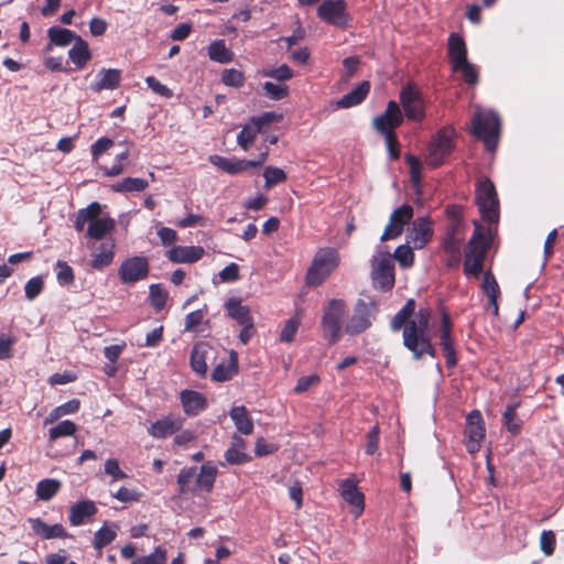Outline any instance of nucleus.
I'll list each match as a JSON object with an SVG mask.
<instances>
[{
	"instance_id": "nucleus-1",
	"label": "nucleus",
	"mask_w": 564,
	"mask_h": 564,
	"mask_svg": "<svg viewBox=\"0 0 564 564\" xmlns=\"http://www.w3.org/2000/svg\"><path fill=\"white\" fill-rule=\"evenodd\" d=\"M431 315L432 312L427 307L415 312V301L409 299L390 322L393 332L403 329V345L415 360L422 359L424 355L436 357V349L429 336Z\"/></svg>"
},
{
	"instance_id": "nucleus-2",
	"label": "nucleus",
	"mask_w": 564,
	"mask_h": 564,
	"mask_svg": "<svg viewBox=\"0 0 564 564\" xmlns=\"http://www.w3.org/2000/svg\"><path fill=\"white\" fill-rule=\"evenodd\" d=\"M474 232L465 250L464 274L478 278L484 270V262L490 249V239L481 230L478 220H474Z\"/></svg>"
},
{
	"instance_id": "nucleus-3",
	"label": "nucleus",
	"mask_w": 564,
	"mask_h": 564,
	"mask_svg": "<svg viewBox=\"0 0 564 564\" xmlns=\"http://www.w3.org/2000/svg\"><path fill=\"white\" fill-rule=\"evenodd\" d=\"M347 314V304L341 299H333L323 310L321 327L324 338L334 345L341 338L343 322Z\"/></svg>"
},
{
	"instance_id": "nucleus-4",
	"label": "nucleus",
	"mask_w": 564,
	"mask_h": 564,
	"mask_svg": "<svg viewBox=\"0 0 564 564\" xmlns=\"http://www.w3.org/2000/svg\"><path fill=\"white\" fill-rule=\"evenodd\" d=\"M339 254L334 248H321L307 269L305 281L310 286L321 285L338 267Z\"/></svg>"
},
{
	"instance_id": "nucleus-5",
	"label": "nucleus",
	"mask_w": 564,
	"mask_h": 564,
	"mask_svg": "<svg viewBox=\"0 0 564 564\" xmlns=\"http://www.w3.org/2000/svg\"><path fill=\"white\" fill-rule=\"evenodd\" d=\"M455 129L449 126L442 127L431 139L427 147L425 162L431 167H438L455 149Z\"/></svg>"
},
{
	"instance_id": "nucleus-6",
	"label": "nucleus",
	"mask_w": 564,
	"mask_h": 564,
	"mask_svg": "<svg viewBox=\"0 0 564 564\" xmlns=\"http://www.w3.org/2000/svg\"><path fill=\"white\" fill-rule=\"evenodd\" d=\"M475 203L478 206L482 220L497 224L499 220V199L496 187L489 178L476 185Z\"/></svg>"
},
{
	"instance_id": "nucleus-7",
	"label": "nucleus",
	"mask_w": 564,
	"mask_h": 564,
	"mask_svg": "<svg viewBox=\"0 0 564 564\" xmlns=\"http://www.w3.org/2000/svg\"><path fill=\"white\" fill-rule=\"evenodd\" d=\"M473 134L484 141L488 151H494L498 144L500 119L495 112L476 113L471 121Z\"/></svg>"
},
{
	"instance_id": "nucleus-8",
	"label": "nucleus",
	"mask_w": 564,
	"mask_h": 564,
	"mask_svg": "<svg viewBox=\"0 0 564 564\" xmlns=\"http://www.w3.org/2000/svg\"><path fill=\"white\" fill-rule=\"evenodd\" d=\"M400 105L403 108V117L421 122L425 118V100L421 89L412 82L406 83L400 90Z\"/></svg>"
},
{
	"instance_id": "nucleus-9",
	"label": "nucleus",
	"mask_w": 564,
	"mask_h": 564,
	"mask_svg": "<svg viewBox=\"0 0 564 564\" xmlns=\"http://www.w3.org/2000/svg\"><path fill=\"white\" fill-rule=\"evenodd\" d=\"M377 312L373 301L359 299L352 310V315L345 325V332L351 336L359 335L371 327Z\"/></svg>"
},
{
	"instance_id": "nucleus-10",
	"label": "nucleus",
	"mask_w": 564,
	"mask_h": 564,
	"mask_svg": "<svg viewBox=\"0 0 564 564\" xmlns=\"http://www.w3.org/2000/svg\"><path fill=\"white\" fill-rule=\"evenodd\" d=\"M465 229L455 226H446L445 234L441 241V248L444 251L447 268H457L462 261V245L465 239Z\"/></svg>"
},
{
	"instance_id": "nucleus-11",
	"label": "nucleus",
	"mask_w": 564,
	"mask_h": 564,
	"mask_svg": "<svg viewBox=\"0 0 564 564\" xmlns=\"http://www.w3.org/2000/svg\"><path fill=\"white\" fill-rule=\"evenodd\" d=\"M268 155V149L261 152L257 160L227 159L215 154L209 156V162L224 172L235 175L261 166L267 161Z\"/></svg>"
},
{
	"instance_id": "nucleus-12",
	"label": "nucleus",
	"mask_w": 564,
	"mask_h": 564,
	"mask_svg": "<svg viewBox=\"0 0 564 564\" xmlns=\"http://www.w3.org/2000/svg\"><path fill=\"white\" fill-rule=\"evenodd\" d=\"M403 113L399 104L390 100L383 113L372 121L373 129L381 135L395 134V129L403 123Z\"/></svg>"
},
{
	"instance_id": "nucleus-13",
	"label": "nucleus",
	"mask_w": 564,
	"mask_h": 564,
	"mask_svg": "<svg viewBox=\"0 0 564 564\" xmlns=\"http://www.w3.org/2000/svg\"><path fill=\"white\" fill-rule=\"evenodd\" d=\"M413 218V207L409 204H403L394 209L390 217L389 223L380 237L381 241H388L398 238L402 235L404 226L410 224Z\"/></svg>"
},
{
	"instance_id": "nucleus-14",
	"label": "nucleus",
	"mask_w": 564,
	"mask_h": 564,
	"mask_svg": "<svg viewBox=\"0 0 564 564\" xmlns=\"http://www.w3.org/2000/svg\"><path fill=\"white\" fill-rule=\"evenodd\" d=\"M453 328L454 325L449 314L443 311L440 325V345L444 351L447 368H454L458 362Z\"/></svg>"
},
{
	"instance_id": "nucleus-15",
	"label": "nucleus",
	"mask_w": 564,
	"mask_h": 564,
	"mask_svg": "<svg viewBox=\"0 0 564 564\" xmlns=\"http://www.w3.org/2000/svg\"><path fill=\"white\" fill-rule=\"evenodd\" d=\"M208 361H216V348L209 343L198 341L191 351L189 364L192 370L199 377L204 378L208 370Z\"/></svg>"
},
{
	"instance_id": "nucleus-16",
	"label": "nucleus",
	"mask_w": 564,
	"mask_h": 564,
	"mask_svg": "<svg viewBox=\"0 0 564 564\" xmlns=\"http://www.w3.org/2000/svg\"><path fill=\"white\" fill-rule=\"evenodd\" d=\"M465 434L467 436L466 449L475 454L480 449V442L485 437V424L480 411L473 410L466 417Z\"/></svg>"
},
{
	"instance_id": "nucleus-17",
	"label": "nucleus",
	"mask_w": 564,
	"mask_h": 564,
	"mask_svg": "<svg viewBox=\"0 0 564 564\" xmlns=\"http://www.w3.org/2000/svg\"><path fill=\"white\" fill-rule=\"evenodd\" d=\"M119 276L123 283H134L149 273V263L144 257H132L124 260L119 268Z\"/></svg>"
},
{
	"instance_id": "nucleus-18",
	"label": "nucleus",
	"mask_w": 564,
	"mask_h": 564,
	"mask_svg": "<svg viewBox=\"0 0 564 564\" xmlns=\"http://www.w3.org/2000/svg\"><path fill=\"white\" fill-rule=\"evenodd\" d=\"M317 15L329 24L344 26L347 24L346 3L344 0H326L317 8Z\"/></svg>"
},
{
	"instance_id": "nucleus-19",
	"label": "nucleus",
	"mask_w": 564,
	"mask_h": 564,
	"mask_svg": "<svg viewBox=\"0 0 564 564\" xmlns=\"http://www.w3.org/2000/svg\"><path fill=\"white\" fill-rule=\"evenodd\" d=\"M434 235L433 223L429 217H417L412 223V228L409 232V242L413 245L414 249H423Z\"/></svg>"
},
{
	"instance_id": "nucleus-20",
	"label": "nucleus",
	"mask_w": 564,
	"mask_h": 564,
	"mask_svg": "<svg viewBox=\"0 0 564 564\" xmlns=\"http://www.w3.org/2000/svg\"><path fill=\"white\" fill-rule=\"evenodd\" d=\"M184 420L180 416L174 417L172 415L164 416L148 427V433L154 438H166L183 427Z\"/></svg>"
},
{
	"instance_id": "nucleus-21",
	"label": "nucleus",
	"mask_w": 564,
	"mask_h": 564,
	"mask_svg": "<svg viewBox=\"0 0 564 564\" xmlns=\"http://www.w3.org/2000/svg\"><path fill=\"white\" fill-rule=\"evenodd\" d=\"M447 56L453 72H457L462 64L468 62L466 43L457 33L448 36Z\"/></svg>"
},
{
	"instance_id": "nucleus-22",
	"label": "nucleus",
	"mask_w": 564,
	"mask_h": 564,
	"mask_svg": "<svg viewBox=\"0 0 564 564\" xmlns=\"http://www.w3.org/2000/svg\"><path fill=\"white\" fill-rule=\"evenodd\" d=\"M180 401L184 413L188 416L198 415L208 405L207 399L203 393L188 389L181 391Z\"/></svg>"
},
{
	"instance_id": "nucleus-23",
	"label": "nucleus",
	"mask_w": 564,
	"mask_h": 564,
	"mask_svg": "<svg viewBox=\"0 0 564 564\" xmlns=\"http://www.w3.org/2000/svg\"><path fill=\"white\" fill-rule=\"evenodd\" d=\"M340 491L344 500L354 507L355 518L360 517L365 509V496L358 490L356 482L351 479H345L340 485Z\"/></svg>"
},
{
	"instance_id": "nucleus-24",
	"label": "nucleus",
	"mask_w": 564,
	"mask_h": 564,
	"mask_svg": "<svg viewBox=\"0 0 564 564\" xmlns=\"http://www.w3.org/2000/svg\"><path fill=\"white\" fill-rule=\"evenodd\" d=\"M376 280L381 289L390 290L394 285V267L389 253L382 254L375 265Z\"/></svg>"
},
{
	"instance_id": "nucleus-25",
	"label": "nucleus",
	"mask_w": 564,
	"mask_h": 564,
	"mask_svg": "<svg viewBox=\"0 0 564 564\" xmlns=\"http://www.w3.org/2000/svg\"><path fill=\"white\" fill-rule=\"evenodd\" d=\"M239 361L238 354L235 350L229 351L228 360H221L212 371L210 379L215 382H225L238 373Z\"/></svg>"
},
{
	"instance_id": "nucleus-26",
	"label": "nucleus",
	"mask_w": 564,
	"mask_h": 564,
	"mask_svg": "<svg viewBox=\"0 0 564 564\" xmlns=\"http://www.w3.org/2000/svg\"><path fill=\"white\" fill-rule=\"evenodd\" d=\"M28 521L34 534L41 539H66L68 536L65 528L61 523L48 525L41 518H29Z\"/></svg>"
},
{
	"instance_id": "nucleus-27",
	"label": "nucleus",
	"mask_w": 564,
	"mask_h": 564,
	"mask_svg": "<svg viewBox=\"0 0 564 564\" xmlns=\"http://www.w3.org/2000/svg\"><path fill=\"white\" fill-rule=\"evenodd\" d=\"M204 256V249L198 246H175L166 252V257L174 263H193Z\"/></svg>"
},
{
	"instance_id": "nucleus-28",
	"label": "nucleus",
	"mask_w": 564,
	"mask_h": 564,
	"mask_svg": "<svg viewBox=\"0 0 564 564\" xmlns=\"http://www.w3.org/2000/svg\"><path fill=\"white\" fill-rule=\"evenodd\" d=\"M98 509L91 500H80L73 505L69 509L68 520L73 527H79L86 520L93 518Z\"/></svg>"
},
{
	"instance_id": "nucleus-29",
	"label": "nucleus",
	"mask_w": 564,
	"mask_h": 564,
	"mask_svg": "<svg viewBox=\"0 0 564 564\" xmlns=\"http://www.w3.org/2000/svg\"><path fill=\"white\" fill-rule=\"evenodd\" d=\"M121 70L117 68H101L98 72V80L91 85V89L96 93L101 90H113L120 86Z\"/></svg>"
},
{
	"instance_id": "nucleus-30",
	"label": "nucleus",
	"mask_w": 564,
	"mask_h": 564,
	"mask_svg": "<svg viewBox=\"0 0 564 564\" xmlns=\"http://www.w3.org/2000/svg\"><path fill=\"white\" fill-rule=\"evenodd\" d=\"M115 241L113 239L104 240L98 250L93 254L90 265L93 269L102 270L109 267L115 257Z\"/></svg>"
},
{
	"instance_id": "nucleus-31",
	"label": "nucleus",
	"mask_w": 564,
	"mask_h": 564,
	"mask_svg": "<svg viewBox=\"0 0 564 564\" xmlns=\"http://www.w3.org/2000/svg\"><path fill=\"white\" fill-rule=\"evenodd\" d=\"M227 315L235 319L240 326L252 325L253 318L247 305H242L238 297H230L225 304Z\"/></svg>"
},
{
	"instance_id": "nucleus-32",
	"label": "nucleus",
	"mask_w": 564,
	"mask_h": 564,
	"mask_svg": "<svg viewBox=\"0 0 564 564\" xmlns=\"http://www.w3.org/2000/svg\"><path fill=\"white\" fill-rule=\"evenodd\" d=\"M370 91V83L364 80L357 85L351 91L344 95L338 101L337 107L340 109H347L360 105Z\"/></svg>"
},
{
	"instance_id": "nucleus-33",
	"label": "nucleus",
	"mask_w": 564,
	"mask_h": 564,
	"mask_svg": "<svg viewBox=\"0 0 564 564\" xmlns=\"http://www.w3.org/2000/svg\"><path fill=\"white\" fill-rule=\"evenodd\" d=\"M47 36L50 39V43L46 46L47 51L52 50L53 45L61 47L67 46L73 41H76L77 37H79V35H77L74 31L59 26H51L47 30Z\"/></svg>"
},
{
	"instance_id": "nucleus-34",
	"label": "nucleus",
	"mask_w": 564,
	"mask_h": 564,
	"mask_svg": "<svg viewBox=\"0 0 564 564\" xmlns=\"http://www.w3.org/2000/svg\"><path fill=\"white\" fill-rule=\"evenodd\" d=\"M229 415L241 434L250 435L253 432V422L245 405L231 408Z\"/></svg>"
},
{
	"instance_id": "nucleus-35",
	"label": "nucleus",
	"mask_w": 564,
	"mask_h": 564,
	"mask_svg": "<svg viewBox=\"0 0 564 564\" xmlns=\"http://www.w3.org/2000/svg\"><path fill=\"white\" fill-rule=\"evenodd\" d=\"M246 448V441L235 434L232 436L230 447L225 452V458L229 464H243L250 459V457L243 452Z\"/></svg>"
},
{
	"instance_id": "nucleus-36",
	"label": "nucleus",
	"mask_w": 564,
	"mask_h": 564,
	"mask_svg": "<svg viewBox=\"0 0 564 564\" xmlns=\"http://www.w3.org/2000/svg\"><path fill=\"white\" fill-rule=\"evenodd\" d=\"M68 57L77 68H84L91 58L88 43L80 36L77 37L74 46L68 51Z\"/></svg>"
},
{
	"instance_id": "nucleus-37",
	"label": "nucleus",
	"mask_w": 564,
	"mask_h": 564,
	"mask_svg": "<svg viewBox=\"0 0 564 564\" xmlns=\"http://www.w3.org/2000/svg\"><path fill=\"white\" fill-rule=\"evenodd\" d=\"M101 214V205L98 202L90 203L86 208H80L77 212L76 219L74 221V227L77 231H83L85 225L91 224L97 218H99Z\"/></svg>"
},
{
	"instance_id": "nucleus-38",
	"label": "nucleus",
	"mask_w": 564,
	"mask_h": 564,
	"mask_svg": "<svg viewBox=\"0 0 564 564\" xmlns=\"http://www.w3.org/2000/svg\"><path fill=\"white\" fill-rule=\"evenodd\" d=\"M116 228L115 219L110 217L97 218L88 225L87 237L96 240L102 239L107 234H110Z\"/></svg>"
},
{
	"instance_id": "nucleus-39",
	"label": "nucleus",
	"mask_w": 564,
	"mask_h": 564,
	"mask_svg": "<svg viewBox=\"0 0 564 564\" xmlns=\"http://www.w3.org/2000/svg\"><path fill=\"white\" fill-rule=\"evenodd\" d=\"M62 482L58 479L45 478L36 484L35 495L39 500L50 501L61 490Z\"/></svg>"
},
{
	"instance_id": "nucleus-40",
	"label": "nucleus",
	"mask_w": 564,
	"mask_h": 564,
	"mask_svg": "<svg viewBox=\"0 0 564 564\" xmlns=\"http://www.w3.org/2000/svg\"><path fill=\"white\" fill-rule=\"evenodd\" d=\"M520 406V401L509 403L502 414V422L507 431L512 435H518L522 427V421L517 414V409Z\"/></svg>"
},
{
	"instance_id": "nucleus-41",
	"label": "nucleus",
	"mask_w": 564,
	"mask_h": 564,
	"mask_svg": "<svg viewBox=\"0 0 564 564\" xmlns=\"http://www.w3.org/2000/svg\"><path fill=\"white\" fill-rule=\"evenodd\" d=\"M217 476V468L210 464H204L200 466V471L196 475L195 487L196 489H203L206 492H210L214 488V484Z\"/></svg>"
},
{
	"instance_id": "nucleus-42",
	"label": "nucleus",
	"mask_w": 564,
	"mask_h": 564,
	"mask_svg": "<svg viewBox=\"0 0 564 564\" xmlns=\"http://www.w3.org/2000/svg\"><path fill=\"white\" fill-rule=\"evenodd\" d=\"M208 57L217 63L227 64L234 58V53L226 46L224 40H216L208 46Z\"/></svg>"
},
{
	"instance_id": "nucleus-43",
	"label": "nucleus",
	"mask_w": 564,
	"mask_h": 564,
	"mask_svg": "<svg viewBox=\"0 0 564 564\" xmlns=\"http://www.w3.org/2000/svg\"><path fill=\"white\" fill-rule=\"evenodd\" d=\"M80 408V401L78 399H72L56 408H54L48 415L44 419V425L52 424L64 415L74 414L78 412Z\"/></svg>"
},
{
	"instance_id": "nucleus-44",
	"label": "nucleus",
	"mask_w": 564,
	"mask_h": 564,
	"mask_svg": "<svg viewBox=\"0 0 564 564\" xmlns=\"http://www.w3.org/2000/svg\"><path fill=\"white\" fill-rule=\"evenodd\" d=\"M207 314V308L205 310H196L191 313H188L185 316V324H184V332H191V333H200L204 329L200 328L202 324H205L208 326L209 322L205 321V316Z\"/></svg>"
},
{
	"instance_id": "nucleus-45",
	"label": "nucleus",
	"mask_w": 564,
	"mask_h": 564,
	"mask_svg": "<svg viewBox=\"0 0 564 564\" xmlns=\"http://www.w3.org/2000/svg\"><path fill=\"white\" fill-rule=\"evenodd\" d=\"M196 480V468H183L177 476L178 494H194L196 491L195 485L192 486L193 480Z\"/></svg>"
},
{
	"instance_id": "nucleus-46",
	"label": "nucleus",
	"mask_w": 564,
	"mask_h": 564,
	"mask_svg": "<svg viewBox=\"0 0 564 564\" xmlns=\"http://www.w3.org/2000/svg\"><path fill=\"white\" fill-rule=\"evenodd\" d=\"M149 186L144 178L140 177H126L122 181L112 185V191L117 193L123 192H142Z\"/></svg>"
},
{
	"instance_id": "nucleus-47",
	"label": "nucleus",
	"mask_w": 564,
	"mask_h": 564,
	"mask_svg": "<svg viewBox=\"0 0 564 564\" xmlns=\"http://www.w3.org/2000/svg\"><path fill=\"white\" fill-rule=\"evenodd\" d=\"M113 527L115 529L104 525L95 533L93 539V546L95 550H102L116 539V529H118V527L116 524Z\"/></svg>"
},
{
	"instance_id": "nucleus-48",
	"label": "nucleus",
	"mask_w": 564,
	"mask_h": 564,
	"mask_svg": "<svg viewBox=\"0 0 564 564\" xmlns=\"http://www.w3.org/2000/svg\"><path fill=\"white\" fill-rule=\"evenodd\" d=\"M77 431V425L69 420L59 422L48 430V438L54 442L61 437L73 436Z\"/></svg>"
},
{
	"instance_id": "nucleus-49",
	"label": "nucleus",
	"mask_w": 564,
	"mask_h": 564,
	"mask_svg": "<svg viewBox=\"0 0 564 564\" xmlns=\"http://www.w3.org/2000/svg\"><path fill=\"white\" fill-rule=\"evenodd\" d=\"M301 325V317L299 314L292 316L288 321H285L283 328L280 333V341L281 343H292L295 339L296 333Z\"/></svg>"
},
{
	"instance_id": "nucleus-50",
	"label": "nucleus",
	"mask_w": 564,
	"mask_h": 564,
	"mask_svg": "<svg viewBox=\"0 0 564 564\" xmlns=\"http://www.w3.org/2000/svg\"><path fill=\"white\" fill-rule=\"evenodd\" d=\"M258 133H260L259 127H254L250 122L240 130V132L237 135V142L245 151H247L253 143Z\"/></svg>"
},
{
	"instance_id": "nucleus-51",
	"label": "nucleus",
	"mask_w": 564,
	"mask_h": 564,
	"mask_svg": "<svg viewBox=\"0 0 564 564\" xmlns=\"http://www.w3.org/2000/svg\"><path fill=\"white\" fill-rule=\"evenodd\" d=\"M56 279L61 285H70L75 281V274L73 268L64 260H57L56 262Z\"/></svg>"
},
{
	"instance_id": "nucleus-52",
	"label": "nucleus",
	"mask_w": 564,
	"mask_h": 564,
	"mask_svg": "<svg viewBox=\"0 0 564 564\" xmlns=\"http://www.w3.org/2000/svg\"><path fill=\"white\" fill-rule=\"evenodd\" d=\"M263 177L265 180V188H271L278 184H281L286 181V173L274 166H267L263 172Z\"/></svg>"
},
{
	"instance_id": "nucleus-53",
	"label": "nucleus",
	"mask_w": 564,
	"mask_h": 564,
	"mask_svg": "<svg viewBox=\"0 0 564 564\" xmlns=\"http://www.w3.org/2000/svg\"><path fill=\"white\" fill-rule=\"evenodd\" d=\"M404 159L410 169V177L413 186H420L422 181L421 161L419 158L410 153L405 154Z\"/></svg>"
},
{
	"instance_id": "nucleus-54",
	"label": "nucleus",
	"mask_w": 564,
	"mask_h": 564,
	"mask_svg": "<svg viewBox=\"0 0 564 564\" xmlns=\"http://www.w3.org/2000/svg\"><path fill=\"white\" fill-rule=\"evenodd\" d=\"M413 247L410 246H399L394 250V259L400 263L402 268H410L413 265L414 262V252Z\"/></svg>"
},
{
	"instance_id": "nucleus-55",
	"label": "nucleus",
	"mask_w": 564,
	"mask_h": 564,
	"mask_svg": "<svg viewBox=\"0 0 564 564\" xmlns=\"http://www.w3.org/2000/svg\"><path fill=\"white\" fill-rule=\"evenodd\" d=\"M482 290L488 300L494 301V297H499L500 295V288L491 271H486L484 274Z\"/></svg>"
},
{
	"instance_id": "nucleus-56",
	"label": "nucleus",
	"mask_w": 564,
	"mask_h": 564,
	"mask_svg": "<svg viewBox=\"0 0 564 564\" xmlns=\"http://www.w3.org/2000/svg\"><path fill=\"white\" fill-rule=\"evenodd\" d=\"M261 75L263 77H270L279 82H285L293 78L294 73L286 64H282L276 68L263 69Z\"/></svg>"
},
{
	"instance_id": "nucleus-57",
	"label": "nucleus",
	"mask_w": 564,
	"mask_h": 564,
	"mask_svg": "<svg viewBox=\"0 0 564 564\" xmlns=\"http://www.w3.org/2000/svg\"><path fill=\"white\" fill-rule=\"evenodd\" d=\"M221 80L226 86L239 88L245 84V75L241 70L229 68L223 72Z\"/></svg>"
},
{
	"instance_id": "nucleus-58",
	"label": "nucleus",
	"mask_w": 564,
	"mask_h": 564,
	"mask_svg": "<svg viewBox=\"0 0 564 564\" xmlns=\"http://www.w3.org/2000/svg\"><path fill=\"white\" fill-rule=\"evenodd\" d=\"M150 300L156 311H161L167 301V293L160 284L150 285Z\"/></svg>"
},
{
	"instance_id": "nucleus-59",
	"label": "nucleus",
	"mask_w": 564,
	"mask_h": 564,
	"mask_svg": "<svg viewBox=\"0 0 564 564\" xmlns=\"http://www.w3.org/2000/svg\"><path fill=\"white\" fill-rule=\"evenodd\" d=\"M131 564H166V550L158 546L151 554L139 557Z\"/></svg>"
},
{
	"instance_id": "nucleus-60",
	"label": "nucleus",
	"mask_w": 564,
	"mask_h": 564,
	"mask_svg": "<svg viewBox=\"0 0 564 564\" xmlns=\"http://www.w3.org/2000/svg\"><path fill=\"white\" fill-rule=\"evenodd\" d=\"M265 96L273 100H281L289 95V88L285 85H278L272 82H265L262 85Z\"/></svg>"
},
{
	"instance_id": "nucleus-61",
	"label": "nucleus",
	"mask_w": 564,
	"mask_h": 564,
	"mask_svg": "<svg viewBox=\"0 0 564 564\" xmlns=\"http://www.w3.org/2000/svg\"><path fill=\"white\" fill-rule=\"evenodd\" d=\"M43 289H44L43 279L41 276H34V278L30 279L24 286L25 297L29 301H33L35 297H37L42 293Z\"/></svg>"
},
{
	"instance_id": "nucleus-62",
	"label": "nucleus",
	"mask_w": 564,
	"mask_h": 564,
	"mask_svg": "<svg viewBox=\"0 0 564 564\" xmlns=\"http://www.w3.org/2000/svg\"><path fill=\"white\" fill-rule=\"evenodd\" d=\"M379 440H380V429L378 425H375L366 434L365 453L367 455L371 456L378 451Z\"/></svg>"
},
{
	"instance_id": "nucleus-63",
	"label": "nucleus",
	"mask_w": 564,
	"mask_h": 564,
	"mask_svg": "<svg viewBox=\"0 0 564 564\" xmlns=\"http://www.w3.org/2000/svg\"><path fill=\"white\" fill-rule=\"evenodd\" d=\"M147 86L156 95L164 98H172L173 91L164 84H162L156 77H145Z\"/></svg>"
},
{
	"instance_id": "nucleus-64",
	"label": "nucleus",
	"mask_w": 564,
	"mask_h": 564,
	"mask_svg": "<svg viewBox=\"0 0 564 564\" xmlns=\"http://www.w3.org/2000/svg\"><path fill=\"white\" fill-rule=\"evenodd\" d=\"M556 538L551 530H545L540 535V547L545 555H552L555 551Z\"/></svg>"
}]
</instances>
